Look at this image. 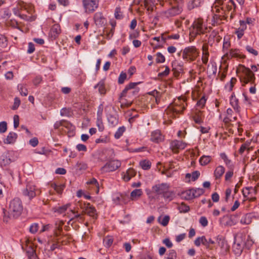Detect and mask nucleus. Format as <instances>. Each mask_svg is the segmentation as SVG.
Returning <instances> with one entry per match:
<instances>
[{
	"label": "nucleus",
	"instance_id": "obj_1",
	"mask_svg": "<svg viewBox=\"0 0 259 259\" xmlns=\"http://www.w3.org/2000/svg\"><path fill=\"white\" fill-rule=\"evenodd\" d=\"M23 205L21 200L19 198H15L12 200L9 204V211L3 209V220L8 222L9 219L12 217L17 218L19 217L23 211Z\"/></svg>",
	"mask_w": 259,
	"mask_h": 259
},
{
	"label": "nucleus",
	"instance_id": "obj_2",
	"mask_svg": "<svg viewBox=\"0 0 259 259\" xmlns=\"http://www.w3.org/2000/svg\"><path fill=\"white\" fill-rule=\"evenodd\" d=\"M237 72L239 74V76L242 85L249 83H254L255 79V74L249 68L245 67L244 65L239 64Z\"/></svg>",
	"mask_w": 259,
	"mask_h": 259
},
{
	"label": "nucleus",
	"instance_id": "obj_3",
	"mask_svg": "<svg viewBox=\"0 0 259 259\" xmlns=\"http://www.w3.org/2000/svg\"><path fill=\"white\" fill-rule=\"evenodd\" d=\"M174 104L175 106H169L165 110V113L172 118H176V115L182 113L187 106L185 100L181 98H179Z\"/></svg>",
	"mask_w": 259,
	"mask_h": 259
},
{
	"label": "nucleus",
	"instance_id": "obj_4",
	"mask_svg": "<svg viewBox=\"0 0 259 259\" xmlns=\"http://www.w3.org/2000/svg\"><path fill=\"white\" fill-rule=\"evenodd\" d=\"M192 26L193 28L190 32L192 37L203 34L207 32L208 28L206 24L204 22L203 20L201 18L195 20Z\"/></svg>",
	"mask_w": 259,
	"mask_h": 259
},
{
	"label": "nucleus",
	"instance_id": "obj_5",
	"mask_svg": "<svg viewBox=\"0 0 259 259\" xmlns=\"http://www.w3.org/2000/svg\"><path fill=\"white\" fill-rule=\"evenodd\" d=\"M214 8L220 7L224 13L236 10V5L233 0H215L213 4Z\"/></svg>",
	"mask_w": 259,
	"mask_h": 259
},
{
	"label": "nucleus",
	"instance_id": "obj_6",
	"mask_svg": "<svg viewBox=\"0 0 259 259\" xmlns=\"http://www.w3.org/2000/svg\"><path fill=\"white\" fill-rule=\"evenodd\" d=\"M199 54L198 50L195 46H189L182 51V58L187 62H192L196 60Z\"/></svg>",
	"mask_w": 259,
	"mask_h": 259
},
{
	"label": "nucleus",
	"instance_id": "obj_7",
	"mask_svg": "<svg viewBox=\"0 0 259 259\" xmlns=\"http://www.w3.org/2000/svg\"><path fill=\"white\" fill-rule=\"evenodd\" d=\"M182 11L183 8L182 7L178 5H175L171 6L166 10L160 12V15L162 18H169L180 15Z\"/></svg>",
	"mask_w": 259,
	"mask_h": 259
},
{
	"label": "nucleus",
	"instance_id": "obj_8",
	"mask_svg": "<svg viewBox=\"0 0 259 259\" xmlns=\"http://www.w3.org/2000/svg\"><path fill=\"white\" fill-rule=\"evenodd\" d=\"M37 189L36 186L31 182H28L26 187L22 190V194L25 197L31 200L36 195Z\"/></svg>",
	"mask_w": 259,
	"mask_h": 259
},
{
	"label": "nucleus",
	"instance_id": "obj_9",
	"mask_svg": "<svg viewBox=\"0 0 259 259\" xmlns=\"http://www.w3.org/2000/svg\"><path fill=\"white\" fill-rule=\"evenodd\" d=\"M82 6L87 13H92L99 7V0H82Z\"/></svg>",
	"mask_w": 259,
	"mask_h": 259
},
{
	"label": "nucleus",
	"instance_id": "obj_10",
	"mask_svg": "<svg viewBox=\"0 0 259 259\" xmlns=\"http://www.w3.org/2000/svg\"><path fill=\"white\" fill-rule=\"evenodd\" d=\"M140 83H141V82H131L126 85L124 90L121 93L119 99L125 97L128 91H130L129 94H131L134 96H137L140 89L139 88H136V87Z\"/></svg>",
	"mask_w": 259,
	"mask_h": 259
},
{
	"label": "nucleus",
	"instance_id": "obj_11",
	"mask_svg": "<svg viewBox=\"0 0 259 259\" xmlns=\"http://www.w3.org/2000/svg\"><path fill=\"white\" fill-rule=\"evenodd\" d=\"M223 57L228 60H231L232 58H236L238 60H243L246 58V56L242 54L241 51L238 49H231L229 52H226L224 55Z\"/></svg>",
	"mask_w": 259,
	"mask_h": 259
},
{
	"label": "nucleus",
	"instance_id": "obj_12",
	"mask_svg": "<svg viewBox=\"0 0 259 259\" xmlns=\"http://www.w3.org/2000/svg\"><path fill=\"white\" fill-rule=\"evenodd\" d=\"M121 164L119 160H111L107 162L101 169L104 172L114 171L120 167Z\"/></svg>",
	"mask_w": 259,
	"mask_h": 259
},
{
	"label": "nucleus",
	"instance_id": "obj_13",
	"mask_svg": "<svg viewBox=\"0 0 259 259\" xmlns=\"http://www.w3.org/2000/svg\"><path fill=\"white\" fill-rule=\"evenodd\" d=\"M187 144L182 141L175 140L170 143V149L173 153H178L180 150L184 149Z\"/></svg>",
	"mask_w": 259,
	"mask_h": 259
},
{
	"label": "nucleus",
	"instance_id": "obj_14",
	"mask_svg": "<svg viewBox=\"0 0 259 259\" xmlns=\"http://www.w3.org/2000/svg\"><path fill=\"white\" fill-rule=\"evenodd\" d=\"M169 184L166 183L156 184L152 186V191L157 195H163L167 189H169Z\"/></svg>",
	"mask_w": 259,
	"mask_h": 259
},
{
	"label": "nucleus",
	"instance_id": "obj_15",
	"mask_svg": "<svg viewBox=\"0 0 259 259\" xmlns=\"http://www.w3.org/2000/svg\"><path fill=\"white\" fill-rule=\"evenodd\" d=\"M95 23L98 27H103L106 23V19L101 12H97L94 17Z\"/></svg>",
	"mask_w": 259,
	"mask_h": 259
},
{
	"label": "nucleus",
	"instance_id": "obj_16",
	"mask_svg": "<svg viewBox=\"0 0 259 259\" xmlns=\"http://www.w3.org/2000/svg\"><path fill=\"white\" fill-rule=\"evenodd\" d=\"M216 241L223 251L227 252L229 249V246L225 238L222 235L216 237Z\"/></svg>",
	"mask_w": 259,
	"mask_h": 259
},
{
	"label": "nucleus",
	"instance_id": "obj_17",
	"mask_svg": "<svg viewBox=\"0 0 259 259\" xmlns=\"http://www.w3.org/2000/svg\"><path fill=\"white\" fill-rule=\"evenodd\" d=\"M84 211L86 214L92 217L94 219H97L98 214L96 208L89 203L86 204Z\"/></svg>",
	"mask_w": 259,
	"mask_h": 259
},
{
	"label": "nucleus",
	"instance_id": "obj_18",
	"mask_svg": "<svg viewBox=\"0 0 259 259\" xmlns=\"http://www.w3.org/2000/svg\"><path fill=\"white\" fill-rule=\"evenodd\" d=\"M220 223L222 226H232L235 224L231 217L225 215L220 219Z\"/></svg>",
	"mask_w": 259,
	"mask_h": 259
},
{
	"label": "nucleus",
	"instance_id": "obj_19",
	"mask_svg": "<svg viewBox=\"0 0 259 259\" xmlns=\"http://www.w3.org/2000/svg\"><path fill=\"white\" fill-rule=\"evenodd\" d=\"M225 172V168L224 166L220 165L216 167L213 172V177L215 180H220Z\"/></svg>",
	"mask_w": 259,
	"mask_h": 259
},
{
	"label": "nucleus",
	"instance_id": "obj_20",
	"mask_svg": "<svg viewBox=\"0 0 259 259\" xmlns=\"http://www.w3.org/2000/svg\"><path fill=\"white\" fill-rule=\"evenodd\" d=\"M60 33L61 28L58 24H55L52 26L50 31V35L52 38H56Z\"/></svg>",
	"mask_w": 259,
	"mask_h": 259
},
{
	"label": "nucleus",
	"instance_id": "obj_21",
	"mask_svg": "<svg viewBox=\"0 0 259 259\" xmlns=\"http://www.w3.org/2000/svg\"><path fill=\"white\" fill-rule=\"evenodd\" d=\"M244 243L243 241H237L236 239L233 246V249L236 254H240L242 251Z\"/></svg>",
	"mask_w": 259,
	"mask_h": 259
},
{
	"label": "nucleus",
	"instance_id": "obj_22",
	"mask_svg": "<svg viewBox=\"0 0 259 259\" xmlns=\"http://www.w3.org/2000/svg\"><path fill=\"white\" fill-rule=\"evenodd\" d=\"M151 140L154 142L159 143L163 140V137L159 131H155L151 133Z\"/></svg>",
	"mask_w": 259,
	"mask_h": 259
},
{
	"label": "nucleus",
	"instance_id": "obj_23",
	"mask_svg": "<svg viewBox=\"0 0 259 259\" xmlns=\"http://www.w3.org/2000/svg\"><path fill=\"white\" fill-rule=\"evenodd\" d=\"M193 119L195 122L197 124H201L203 122V115L202 112L199 111L194 113Z\"/></svg>",
	"mask_w": 259,
	"mask_h": 259
},
{
	"label": "nucleus",
	"instance_id": "obj_24",
	"mask_svg": "<svg viewBox=\"0 0 259 259\" xmlns=\"http://www.w3.org/2000/svg\"><path fill=\"white\" fill-rule=\"evenodd\" d=\"M162 196L165 200L170 201L175 198L176 194L174 191L167 189Z\"/></svg>",
	"mask_w": 259,
	"mask_h": 259
},
{
	"label": "nucleus",
	"instance_id": "obj_25",
	"mask_svg": "<svg viewBox=\"0 0 259 259\" xmlns=\"http://www.w3.org/2000/svg\"><path fill=\"white\" fill-rule=\"evenodd\" d=\"M238 102V100L235 97L234 93H233L230 98V104L237 112H239L240 109Z\"/></svg>",
	"mask_w": 259,
	"mask_h": 259
},
{
	"label": "nucleus",
	"instance_id": "obj_26",
	"mask_svg": "<svg viewBox=\"0 0 259 259\" xmlns=\"http://www.w3.org/2000/svg\"><path fill=\"white\" fill-rule=\"evenodd\" d=\"M212 159L211 156L203 155L200 157L199 161L201 165L205 166L211 161Z\"/></svg>",
	"mask_w": 259,
	"mask_h": 259
},
{
	"label": "nucleus",
	"instance_id": "obj_27",
	"mask_svg": "<svg viewBox=\"0 0 259 259\" xmlns=\"http://www.w3.org/2000/svg\"><path fill=\"white\" fill-rule=\"evenodd\" d=\"M202 61L203 64H206L208 62L209 55L207 46L203 45L202 47Z\"/></svg>",
	"mask_w": 259,
	"mask_h": 259
},
{
	"label": "nucleus",
	"instance_id": "obj_28",
	"mask_svg": "<svg viewBox=\"0 0 259 259\" xmlns=\"http://www.w3.org/2000/svg\"><path fill=\"white\" fill-rule=\"evenodd\" d=\"M17 138V135L14 132H10L7 136L6 140L4 141L6 144H13L14 143Z\"/></svg>",
	"mask_w": 259,
	"mask_h": 259
},
{
	"label": "nucleus",
	"instance_id": "obj_29",
	"mask_svg": "<svg viewBox=\"0 0 259 259\" xmlns=\"http://www.w3.org/2000/svg\"><path fill=\"white\" fill-rule=\"evenodd\" d=\"M108 121L109 126L115 127L118 123V117L117 116L109 115L108 117Z\"/></svg>",
	"mask_w": 259,
	"mask_h": 259
},
{
	"label": "nucleus",
	"instance_id": "obj_30",
	"mask_svg": "<svg viewBox=\"0 0 259 259\" xmlns=\"http://www.w3.org/2000/svg\"><path fill=\"white\" fill-rule=\"evenodd\" d=\"M94 88H98L99 92L101 95H104L106 93V90L105 87V82L103 80L100 81L96 85H95L94 86Z\"/></svg>",
	"mask_w": 259,
	"mask_h": 259
},
{
	"label": "nucleus",
	"instance_id": "obj_31",
	"mask_svg": "<svg viewBox=\"0 0 259 259\" xmlns=\"http://www.w3.org/2000/svg\"><path fill=\"white\" fill-rule=\"evenodd\" d=\"M181 197L187 200L194 199L192 189H190L182 192L181 193Z\"/></svg>",
	"mask_w": 259,
	"mask_h": 259
},
{
	"label": "nucleus",
	"instance_id": "obj_32",
	"mask_svg": "<svg viewBox=\"0 0 259 259\" xmlns=\"http://www.w3.org/2000/svg\"><path fill=\"white\" fill-rule=\"evenodd\" d=\"M252 215L251 213H246L243 216L240 220V223L243 225H249L252 222Z\"/></svg>",
	"mask_w": 259,
	"mask_h": 259
},
{
	"label": "nucleus",
	"instance_id": "obj_33",
	"mask_svg": "<svg viewBox=\"0 0 259 259\" xmlns=\"http://www.w3.org/2000/svg\"><path fill=\"white\" fill-rule=\"evenodd\" d=\"M172 71L175 76H178L183 71V66L176 62L172 63Z\"/></svg>",
	"mask_w": 259,
	"mask_h": 259
},
{
	"label": "nucleus",
	"instance_id": "obj_34",
	"mask_svg": "<svg viewBox=\"0 0 259 259\" xmlns=\"http://www.w3.org/2000/svg\"><path fill=\"white\" fill-rule=\"evenodd\" d=\"M204 2V0H191L188 5L189 10H192L196 7H199Z\"/></svg>",
	"mask_w": 259,
	"mask_h": 259
},
{
	"label": "nucleus",
	"instance_id": "obj_35",
	"mask_svg": "<svg viewBox=\"0 0 259 259\" xmlns=\"http://www.w3.org/2000/svg\"><path fill=\"white\" fill-rule=\"evenodd\" d=\"M51 186L59 194H61L65 188V184L58 185L55 183H52Z\"/></svg>",
	"mask_w": 259,
	"mask_h": 259
},
{
	"label": "nucleus",
	"instance_id": "obj_36",
	"mask_svg": "<svg viewBox=\"0 0 259 259\" xmlns=\"http://www.w3.org/2000/svg\"><path fill=\"white\" fill-rule=\"evenodd\" d=\"M125 197V195H124L120 193H117L114 195L113 198V200L114 202V203H116V204H120L121 202L125 203V202H124Z\"/></svg>",
	"mask_w": 259,
	"mask_h": 259
},
{
	"label": "nucleus",
	"instance_id": "obj_37",
	"mask_svg": "<svg viewBox=\"0 0 259 259\" xmlns=\"http://www.w3.org/2000/svg\"><path fill=\"white\" fill-rule=\"evenodd\" d=\"M220 157L223 160L225 165L228 167L232 166V161L230 159L226 154L224 152L221 153L220 154Z\"/></svg>",
	"mask_w": 259,
	"mask_h": 259
},
{
	"label": "nucleus",
	"instance_id": "obj_38",
	"mask_svg": "<svg viewBox=\"0 0 259 259\" xmlns=\"http://www.w3.org/2000/svg\"><path fill=\"white\" fill-rule=\"evenodd\" d=\"M156 0H144V6L148 11L152 12Z\"/></svg>",
	"mask_w": 259,
	"mask_h": 259
},
{
	"label": "nucleus",
	"instance_id": "obj_39",
	"mask_svg": "<svg viewBox=\"0 0 259 259\" xmlns=\"http://www.w3.org/2000/svg\"><path fill=\"white\" fill-rule=\"evenodd\" d=\"M143 194L142 190L140 189H135L133 190L131 193V197L132 200L136 199L142 196Z\"/></svg>",
	"mask_w": 259,
	"mask_h": 259
},
{
	"label": "nucleus",
	"instance_id": "obj_40",
	"mask_svg": "<svg viewBox=\"0 0 259 259\" xmlns=\"http://www.w3.org/2000/svg\"><path fill=\"white\" fill-rule=\"evenodd\" d=\"M87 185H92L93 187H95L96 189V192L98 193L99 191V184L97 180L93 178L87 182Z\"/></svg>",
	"mask_w": 259,
	"mask_h": 259
},
{
	"label": "nucleus",
	"instance_id": "obj_41",
	"mask_svg": "<svg viewBox=\"0 0 259 259\" xmlns=\"http://www.w3.org/2000/svg\"><path fill=\"white\" fill-rule=\"evenodd\" d=\"M231 47V42L229 38L224 37L223 45V52L224 54L226 52H229V48Z\"/></svg>",
	"mask_w": 259,
	"mask_h": 259
},
{
	"label": "nucleus",
	"instance_id": "obj_42",
	"mask_svg": "<svg viewBox=\"0 0 259 259\" xmlns=\"http://www.w3.org/2000/svg\"><path fill=\"white\" fill-rule=\"evenodd\" d=\"M193 198L198 197L204 193V190L202 188H192Z\"/></svg>",
	"mask_w": 259,
	"mask_h": 259
},
{
	"label": "nucleus",
	"instance_id": "obj_43",
	"mask_svg": "<svg viewBox=\"0 0 259 259\" xmlns=\"http://www.w3.org/2000/svg\"><path fill=\"white\" fill-rule=\"evenodd\" d=\"M218 32L215 30H213L211 32L208 38V42L210 45H212L215 41V38L217 37Z\"/></svg>",
	"mask_w": 259,
	"mask_h": 259
},
{
	"label": "nucleus",
	"instance_id": "obj_44",
	"mask_svg": "<svg viewBox=\"0 0 259 259\" xmlns=\"http://www.w3.org/2000/svg\"><path fill=\"white\" fill-rule=\"evenodd\" d=\"M113 242V238L111 236H106L103 240L104 246L107 248L110 247L112 245Z\"/></svg>",
	"mask_w": 259,
	"mask_h": 259
},
{
	"label": "nucleus",
	"instance_id": "obj_45",
	"mask_svg": "<svg viewBox=\"0 0 259 259\" xmlns=\"http://www.w3.org/2000/svg\"><path fill=\"white\" fill-rule=\"evenodd\" d=\"M125 131V127L124 126L119 127L114 134V138L116 139H119Z\"/></svg>",
	"mask_w": 259,
	"mask_h": 259
},
{
	"label": "nucleus",
	"instance_id": "obj_46",
	"mask_svg": "<svg viewBox=\"0 0 259 259\" xmlns=\"http://www.w3.org/2000/svg\"><path fill=\"white\" fill-rule=\"evenodd\" d=\"M96 125L100 132H103L104 130V125L102 121V116L97 117Z\"/></svg>",
	"mask_w": 259,
	"mask_h": 259
},
{
	"label": "nucleus",
	"instance_id": "obj_47",
	"mask_svg": "<svg viewBox=\"0 0 259 259\" xmlns=\"http://www.w3.org/2000/svg\"><path fill=\"white\" fill-rule=\"evenodd\" d=\"M140 165L143 169L147 170L150 168L151 163L149 160H144L140 162Z\"/></svg>",
	"mask_w": 259,
	"mask_h": 259
},
{
	"label": "nucleus",
	"instance_id": "obj_48",
	"mask_svg": "<svg viewBox=\"0 0 259 259\" xmlns=\"http://www.w3.org/2000/svg\"><path fill=\"white\" fill-rule=\"evenodd\" d=\"M76 169L79 171L85 170L88 168V164L83 161L78 162L76 164Z\"/></svg>",
	"mask_w": 259,
	"mask_h": 259
},
{
	"label": "nucleus",
	"instance_id": "obj_49",
	"mask_svg": "<svg viewBox=\"0 0 259 259\" xmlns=\"http://www.w3.org/2000/svg\"><path fill=\"white\" fill-rule=\"evenodd\" d=\"M178 209L181 213H186L190 210V207L185 203L182 202L180 205L179 206Z\"/></svg>",
	"mask_w": 259,
	"mask_h": 259
},
{
	"label": "nucleus",
	"instance_id": "obj_50",
	"mask_svg": "<svg viewBox=\"0 0 259 259\" xmlns=\"http://www.w3.org/2000/svg\"><path fill=\"white\" fill-rule=\"evenodd\" d=\"M18 90H19L20 94L23 96H26L28 95L27 89L26 87L23 84H19L18 85Z\"/></svg>",
	"mask_w": 259,
	"mask_h": 259
},
{
	"label": "nucleus",
	"instance_id": "obj_51",
	"mask_svg": "<svg viewBox=\"0 0 259 259\" xmlns=\"http://www.w3.org/2000/svg\"><path fill=\"white\" fill-rule=\"evenodd\" d=\"M236 78L235 77H232L231 79L230 82L225 85L226 89H227L229 92H231L232 91L233 87L236 83Z\"/></svg>",
	"mask_w": 259,
	"mask_h": 259
},
{
	"label": "nucleus",
	"instance_id": "obj_52",
	"mask_svg": "<svg viewBox=\"0 0 259 259\" xmlns=\"http://www.w3.org/2000/svg\"><path fill=\"white\" fill-rule=\"evenodd\" d=\"M221 16L219 15L214 14L213 15L212 18V25H218L221 23V21L222 20Z\"/></svg>",
	"mask_w": 259,
	"mask_h": 259
},
{
	"label": "nucleus",
	"instance_id": "obj_53",
	"mask_svg": "<svg viewBox=\"0 0 259 259\" xmlns=\"http://www.w3.org/2000/svg\"><path fill=\"white\" fill-rule=\"evenodd\" d=\"M160 220H161V217H159L158 219V221L159 223L161 225H162L163 226L165 227V226H166L168 225V222H169V220H170V217L168 215H165L162 219L161 221Z\"/></svg>",
	"mask_w": 259,
	"mask_h": 259
},
{
	"label": "nucleus",
	"instance_id": "obj_54",
	"mask_svg": "<svg viewBox=\"0 0 259 259\" xmlns=\"http://www.w3.org/2000/svg\"><path fill=\"white\" fill-rule=\"evenodd\" d=\"M254 189L252 187H246L242 189V192L244 198L247 197L252 192H254Z\"/></svg>",
	"mask_w": 259,
	"mask_h": 259
},
{
	"label": "nucleus",
	"instance_id": "obj_55",
	"mask_svg": "<svg viewBox=\"0 0 259 259\" xmlns=\"http://www.w3.org/2000/svg\"><path fill=\"white\" fill-rule=\"evenodd\" d=\"M177 258V252L176 250L174 249H170L168 251L166 254V257L165 259H176Z\"/></svg>",
	"mask_w": 259,
	"mask_h": 259
},
{
	"label": "nucleus",
	"instance_id": "obj_56",
	"mask_svg": "<svg viewBox=\"0 0 259 259\" xmlns=\"http://www.w3.org/2000/svg\"><path fill=\"white\" fill-rule=\"evenodd\" d=\"M156 62L157 63H162L165 62V57L160 53L157 52L156 54Z\"/></svg>",
	"mask_w": 259,
	"mask_h": 259
},
{
	"label": "nucleus",
	"instance_id": "obj_57",
	"mask_svg": "<svg viewBox=\"0 0 259 259\" xmlns=\"http://www.w3.org/2000/svg\"><path fill=\"white\" fill-rule=\"evenodd\" d=\"M232 166L230 167V169L229 170H228L225 174V180L226 181H229L232 178V177L233 176L234 172H233V169L232 168Z\"/></svg>",
	"mask_w": 259,
	"mask_h": 259
},
{
	"label": "nucleus",
	"instance_id": "obj_58",
	"mask_svg": "<svg viewBox=\"0 0 259 259\" xmlns=\"http://www.w3.org/2000/svg\"><path fill=\"white\" fill-rule=\"evenodd\" d=\"M127 75L125 72L122 71L120 74H119V76L118 77V83L119 84L123 83L125 80L126 79Z\"/></svg>",
	"mask_w": 259,
	"mask_h": 259
},
{
	"label": "nucleus",
	"instance_id": "obj_59",
	"mask_svg": "<svg viewBox=\"0 0 259 259\" xmlns=\"http://www.w3.org/2000/svg\"><path fill=\"white\" fill-rule=\"evenodd\" d=\"M38 228L39 226L37 223H33L29 227V232L32 234H35L37 232Z\"/></svg>",
	"mask_w": 259,
	"mask_h": 259
},
{
	"label": "nucleus",
	"instance_id": "obj_60",
	"mask_svg": "<svg viewBox=\"0 0 259 259\" xmlns=\"http://www.w3.org/2000/svg\"><path fill=\"white\" fill-rule=\"evenodd\" d=\"M245 49L249 53L253 55L254 56L258 55V52L249 45L246 46L245 47Z\"/></svg>",
	"mask_w": 259,
	"mask_h": 259
},
{
	"label": "nucleus",
	"instance_id": "obj_61",
	"mask_svg": "<svg viewBox=\"0 0 259 259\" xmlns=\"http://www.w3.org/2000/svg\"><path fill=\"white\" fill-rule=\"evenodd\" d=\"M114 16L116 19L120 20L123 18V15L121 12L120 8L117 7L115 10Z\"/></svg>",
	"mask_w": 259,
	"mask_h": 259
},
{
	"label": "nucleus",
	"instance_id": "obj_62",
	"mask_svg": "<svg viewBox=\"0 0 259 259\" xmlns=\"http://www.w3.org/2000/svg\"><path fill=\"white\" fill-rule=\"evenodd\" d=\"M110 24L111 25L112 27L110 29L109 32L107 34L108 36L112 37L113 35L114 30H115V27L116 25V22L115 21H111L110 22Z\"/></svg>",
	"mask_w": 259,
	"mask_h": 259
},
{
	"label": "nucleus",
	"instance_id": "obj_63",
	"mask_svg": "<svg viewBox=\"0 0 259 259\" xmlns=\"http://www.w3.org/2000/svg\"><path fill=\"white\" fill-rule=\"evenodd\" d=\"M206 99H205V96H203L200 98V99L197 102L196 105L198 107L200 108H203L206 103Z\"/></svg>",
	"mask_w": 259,
	"mask_h": 259
},
{
	"label": "nucleus",
	"instance_id": "obj_64",
	"mask_svg": "<svg viewBox=\"0 0 259 259\" xmlns=\"http://www.w3.org/2000/svg\"><path fill=\"white\" fill-rule=\"evenodd\" d=\"M26 253L27 256L32 255L36 253L35 250L31 245L28 246L26 249Z\"/></svg>",
	"mask_w": 259,
	"mask_h": 259
}]
</instances>
